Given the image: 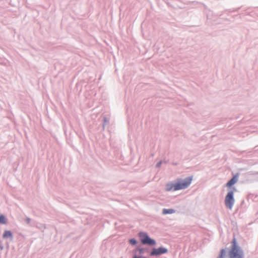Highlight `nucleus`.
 <instances>
[{
  "mask_svg": "<svg viewBox=\"0 0 258 258\" xmlns=\"http://www.w3.org/2000/svg\"><path fill=\"white\" fill-rule=\"evenodd\" d=\"M229 258H244L242 250L237 245L235 238L232 242L231 248L228 253Z\"/></svg>",
  "mask_w": 258,
  "mask_h": 258,
  "instance_id": "2",
  "label": "nucleus"
},
{
  "mask_svg": "<svg viewBox=\"0 0 258 258\" xmlns=\"http://www.w3.org/2000/svg\"><path fill=\"white\" fill-rule=\"evenodd\" d=\"M192 178L188 177L183 180H179L176 183H169L166 185V190H178L187 188L191 183Z\"/></svg>",
  "mask_w": 258,
  "mask_h": 258,
  "instance_id": "1",
  "label": "nucleus"
},
{
  "mask_svg": "<svg viewBox=\"0 0 258 258\" xmlns=\"http://www.w3.org/2000/svg\"><path fill=\"white\" fill-rule=\"evenodd\" d=\"M174 213H175V210L173 209H164L162 210V213L164 215L170 214H173Z\"/></svg>",
  "mask_w": 258,
  "mask_h": 258,
  "instance_id": "8",
  "label": "nucleus"
},
{
  "mask_svg": "<svg viewBox=\"0 0 258 258\" xmlns=\"http://www.w3.org/2000/svg\"><path fill=\"white\" fill-rule=\"evenodd\" d=\"M134 258H141V257H137L136 256H134Z\"/></svg>",
  "mask_w": 258,
  "mask_h": 258,
  "instance_id": "13",
  "label": "nucleus"
},
{
  "mask_svg": "<svg viewBox=\"0 0 258 258\" xmlns=\"http://www.w3.org/2000/svg\"><path fill=\"white\" fill-rule=\"evenodd\" d=\"M225 254V250L224 249H222L221 250L220 254L219 255V257L218 258H224V256Z\"/></svg>",
  "mask_w": 258,
  "mask_h": 258,
  "instance_id": "10",
  "label": "nucleus"
},
{
  "mask_svg": "<svg viewBox=\"0 0 258 258\" xmlns=\"http://www.w3.org/2000/svg\"><path fill=\"white\" fill-rule=\"evenodd\" d=\"M161 164H162V162L161 161L159 162V163H157V166L158 167H159L161 166Z\"/></svg>",
  "mask_w": 258,
  "mask_h": 258,
  "instance_id": "12",
  "label": "nucleus"
},
{
  "mask_svg": "<svg viewBox=\"0 0 258 258\" xmlns=\"http://www.w3.org/2000/svg\"><path fill=\"white\" fill-rule=\"evenodd\" d=\"M130 243L132 245H135L137 243V241L135 239H131L130 240Z\"/></svg>",
  "mask_w": 258,
  "mask_h": 258,
  "instance_id": "11",
  "label": "nucleus"
},
{
  "mask_svg": "<svg viewBox=\"0 0 258 258\" xmlns=\"http://www.w3.org/2000/svg\"><path fill=\"white\" fill-rule=\"evenodd\" d=\"M238 180V175H234L232 178L226 184V186L231 187L232 185H234L235 183L237 182Z\"/></svg>",
  "mask_w": 258,
  "mask_h": 258,
  "instance_id": "6",
  "label": "nucleus"
},
{
  "mask_svg": "<svg viewBox=\"0 0 258 258\" xmlns=\"http://www.w3.org/2000/svg\"><path fill=\"white\" fill-rule=\"evenodd\" d=\"M7 221L4 216H0V223L6 224Z\"/></svg>",
  "mask_w": 258,
  "mask_h": 258,
  "instance_id": "9",
  "label": "nucleus"
},
{
  "mask_svg": "<svg viewBox=\"0 0 258 258\" xmlns=\"http://www.w3.org/2000/svg\"><path fill=\"white\" fill-rule=\"evenodd\" d=\"M139 236L142 243L144 244L152 245L156 243L155 241L151 239L146 233L140 232L139 234Z\"/></svg>",
  "mask_w": 258,
  "mask_h": 258,
  "instance_id": "4",
  "label": "nucleus"
},
{
  "mask_svg": "<svg viewBox=\"0 0 258 258\" xmlns=\"http://www.w3.org/2000/svg\"><path fill=\"white\" fill-rule=\"evenodd\" d=\"M3 237L4 238H12V234L10 231L6 230L4 232Z\"/></svg>",
  "mask_w": 258,
  "mask_h": 258,
  "instance_id": "7",
  "label": "nucleus"
},
{
  "mask_svg": "<svg viewBox=\"0 0 258 258\" xmlns=\"http://www.w3.org/2000/svg\"><path fill=\"white\" fill-rule=\"evenodd\" d=\"M167 252V249L164 247H159L158 248H153L151 252L150 256H158L162 254L165 253Z\"/></svg>",
  "mask_w": 258,
  "mask_h": 258,
  "instance_id": "5",
  "label": "nucleus"
},
{
  "mask_svg": "<svg viewBox=\"0 0 258 258\" xmlns=\"http://www.w3.org/2000/svg\"><path fill=\"white\" fill-rule=\"evenodd\" d=\"M233 195V191H230L227 193L225 199V206L230 210L232 209L235 202Z\"/></svg>",
  "mask_w": 258,
  "mask_h": 258,
  "instance_id": "3",
  "label": "nucleus"
}]
</instances>
